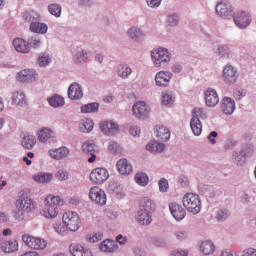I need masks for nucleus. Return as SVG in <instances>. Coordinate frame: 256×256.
I'll list each match as a JSON object with an SVG mask.
<instances>
[{
  "mask_svg": "<svg viewBox=\"0 0 256 256\" xmlns=\"http://www.w3.org/2000/svg\"><path fill=\"white\" fill-rule=\"evenodd\" d=\"M65 205V201L59 196L48 195L44 200L42 215L46 219H56L59 215V207Z\"/></svg>",
  "mask_w": 256,
  "mask_h": 256,
  "instance_id": "1",
  "label": "nucleus"
},
{
  "mask_svg": "<svg viewBox=\"0 0 256 256\" xmlns=\"http://www.w3.org/2000/svg\"><path fill=\"white\" fill-rule=\"evenodd\" d=\"M37 209V205L33 199L22 196L16 200V211H14V218L16 221H23L25 219V213H32Z\"/></svg>",
  "mask_w": 256,
  "mask_h": 256,
  "instance_id": "2",
  "label": "nucleus"
},
{
  "mask_svg": "<svg viewBox=\"0 0 256 256\" xmlns=\"http://www.w3.org/2000/svg\"><path fill=\"white\" fill-rule=\"evenodd\" d=\"M182 203L190 213L197 215L201 212V198L197 194L187 193L184 195Z\"/></svg>",
  "mask_w": 256,
  "mask_h": 256,
  "instance_id": "3",
  "label": "nucleus"
},
{
  "mask_svg": "<svg viewBox=\"0 0 256 256\" xmlns=\"http://www.w3.org/2000/svg\"><path fill=\"white\" fill-rule=\"evenodd\" d=\"M64 227L69 231H79L81 228V218L77 212L67 211L62 216Z\"/></svg>",
  "mask_w": 256,
  "mask_h": 256,
  "instance_id": "4",
  "label": "nucleus"
},
{
  "mask_svg": "<svg viewBox=\"0 0 256 256\" xmlns=\"http://www.w3.org/2000/svg\"><path fill=\"white\" fill-rule=\"evenodd\" d=\"M152 61L155 67H161V65H165V63H169L171 61V54L169 50L165 48H158L151 52Z\"/></svg>",
  "mask_w": 256,
  "mask_h": 256,
  "instance_id": "5",
  "label": "nucleus"
},
{
  "mask_svg": "<svg viewBox=\"0 0 256 256\" xmlns=\"http://www.w3.org/2000/svg\"><path fill=\"white\" fill-rule=\"evenodd\" d=\"M22 241L29 247V249H34L36 251L43 250L47 247V241L43 240V238L33 237L29 234H24L22 236Z\"/></svg>",
  "mask_w": 256,
  "mask_h": 256,
  "instance_id": "6",
  "label": "nucleus"
},
{
  "mask_svg": "<svg viewBox=\"0 0 256 256\" xmlns=\"http://www.w3.org/2000/svg\"><path fill=\"white\" fill-rule=\"evenodd\" d=\"M89 198L96 205H105L107 203V194L99 186H94L90 189Z\"/></svg>",
  "mask_w": 256,
  "mask_h": 256,
  "instance_id": "7",
  "label": "nucleus"
},
{
  "mask_svg": "<svg viewBox=\"0 0 256 256\" xmlns=\"http://www.w3.org/2000/svg\"><path fill=\"white\" fill-rule=\"evenodd\" d=\"M109 179V171L105 168H95L90 173V180L95 185H101Z\"/></svg>",
  "mask_w": 256,
  "mask_h": 256,
  "instance_id": "8",
  "label": "nucleus"
},
{
  "mask_svg": "<svg viewBox=\"0 0 256 256\" xmlns=\"http://www.w3.org/2000/svg\"><path fill=\"white\" fill-rule=\"evenodd\" d=\"M234 23L239 29H245L251 25V15L245 11L236 12L233 16Z\"/></svg>",
  "mask_w": 256,
  "mask_h": 256,
  "instance_id": "9",
  "label": "nucleus"
},
{
  "mask_svg": "<svg viewBox=\"0 0 256 256\" xmlns=\"http://www.w3.org/2000/svg\"><path fill=\"white\" fill-rule=\"evenodd\" d=\"M132 111L137 119H145V117H149V113H151V109L147 103L143 101L136 102L132 107Z\"/></svg>",
  "mask_w": 256,
  "mask_h": 256,
  "instance_id": "10",
  "label": "nucleus"
},
{
  "mask_svg": "<svg viewBox=\"0 0 256 256\" xmlns=\"http://www.w3.org/2000/svg\"><path fill=\"white\" fill-rule=\"evenodd\" d=\"M222 77L226 83H236L239 74L237 73V69H235V67L228 64L223 70Z\"/></svg>",
  "mask_w": 256,
  "mask_h": 256,
  "instance_id": "11",
  "label": "nucleus"
},
{
  "mask_svg": "<svg viewBox=\"0 0 256 256\" xmlns=\"http://www.w3.org/2000/svg\"><path fill=\"white\" fill-rule=\"evenodd\" d=\"M169 210L176 221H183L187 215V212L183 209V206L177 204L176 202H172L169 205Z\"/></svg>",
  "mask_w": 256,
  "mask_h": 256,
  "instance_id": "12",
  "label": "nucleus"
},
{
  "mask_svg": "<svg viewBox=\"0 0 256 256\" xmlns=\"http://www.w3.org/2000/svg\"><path fill=\"white\" fill-rule=\"evenodd\" d=\"M20 83H33L37 80V72L34 70L24 69L18 73L17 77Z\"/></svg>",
  "mask_w": 256,
  "mask_h": 256,
  "instance_id": "13",
  "label": "nucleus"
},
{
  "mask_svg": "<svg viewBox=\"0 0 256 256\" xmlns=\"http://www.w3.org/2000/svg\"><path fill=\"white\" fill-rule=\"evenodd\" d=\"M205 103L207 107H215L219 105V95L213 88H208L205 92Z\"/></svg>",
  "mask_w": 256,
  "mask_h": 256,
  "instance_id": "14",
  "label": "nucleus"
},
{
  "mask_svg": "<svg viewBox=\"0 0 256 256\" xmlns=\"http://www.w3.org/2000/svg\"><path fill=\"white\" fill-rule=\"evenodd\" d=\"M68 97L72 101H79L83 98V89L78 83H72L68 88Z\"/></svg>",
  "mask_w": 256,
  "mask_h": 256,
  "instance_id": "15",
  "label": "nucleus"
},
{
  "mask_svg": "<svg viewBox=\"0 0 256 256\" xmlns=\"http://www.w3.org/2000/svg\"><path fill=\"white\" fill-rule=\"evenodd\" d=\"M100 129L105 135H114L119 132V125L113 121H103L100 123Z\"/></svg>",
  "mask_w": 256,
  "mask_h": 256,
  "instance_id": "16",
  "label": "nucleus"
},
{
  "mask_svg": "<svg viewBox=\"0 0 256 256\" xmlns=\"http://www.w3.org/2000/svg\"><path fill=\"white\" fill-rule=\"evenodd\" d=\"M116 167L121 175H131L133 173V165L125 158L118 160Z\"/></svg>",
  "mask_w": 256,
  "mask_h": 256,
  "instance_id": "17",
  "label": "nucleus"
},
{
  "mask_svg": "<svg viewBox=\"0 0 256 256\" xmlns=\"http://www.w3.org/2000/svg\"><path fill=\"white\" fill-rule=\"evenodd\" d=\"M232 11L231 4H229L227 1L219 2L216 5V13L220 17H231Z\"/></svg>",
  "mask_w": 256,
  "mask_h": 256,
  "instance_id": "18",
  "label": "nucleus"
},
{
  "mask_svg": "<svg viewBox=\"0 0 256 256\" xmlns=\"http://www.w3.org/2000/svg\"><path fill=\"white\" fill-rule=\"evenodd\" d=\"M171 81V74L167 71H160L155 76V83L158 87H167Z\"/></svg>",
  "mask_w": 256,
  "mask_h": 256,
  "instance_id": "19",
  "label": "nucleus"
},
{
  "mask_svg": "<svg viewBox=\"0 0 256 256\" xmlns=\"http://www.w3.org/2000/svg\"><path fill=\"white\" fill-rule=\"evenodd\" d=\"M220 107L225 115H233L235 111V100L225 97L222 99Z\"/></svg>",
  "mask_w": 256,
  "mask_h": 256,
  "instance_id": "20",
  "label": "nucleus"
},
{
  "mask_svg": "<svg viewBox=\"0 0 256 256\" xmlns=\"http://www.w3.org/2000/svg\"><path fill=\"white\" fill-rule=\"evenodd\" d=\"M82 150L86 155H91L90 158H88V163H95V160L97 159V156L95 155V143L90 141L84 142Z\"/></svg>",
  "mask_w": 256,
  "mask_h": 256,
  "instance_id": "21",
  "label": "nucleus"
},
{
  "mask_svg": "<svg viewBox=\"0 0 256 256\" xmlns=\"http://www.w3.org/2000/svg\"><path fill=\"white\" fill-rule=\"evenodd\" d=\"M69 251L73 256H93L91 250L85 249L80 244H71L69 247Z\"/></svg>",
  "mask_w": 256,
  "mask_h": 256,
  "instance_id": "22",
  "label": "nucleus"
},
{
  "mask_svg": "<svg viewBox=\"0 0 256 256\" xmlns=\"http://www.w3.org/2000/svg\"><path fill=\"white\" fill-rule=\"evenodd\" d=\"M0 247L4 253H15V251H19V242L17 240H6L1 243Z\"/></svg>",
  "mask_w": 256,
  "mask_h": 256,
  "instance_id": "23",
  "label": "nucleus"
},
{
  "mask_svg": "<svg viewBox=\"0 0 256 256\" xmlns=\"http://www.w3.org/2000/svg\"><path fill=\"white\" fill-rule=\"evenodd\" d=\"M99 249L103 253H113L119 249V246L116 241L107 239L100 244Z\"/></svg>",
  "mask_w": 256,
  "mask_h": 256,
  "instance_id": "24",
  "label": "nucleus"
},
{
  "mask_svg": "<svg viewBox=\"0 0 256 256\" xmlns=\"http://www.w3.org/2000/svg\"><path fill=\"white\" fill-rule=\"evenodd\" d=\"M13 46L18 53H29L31 46L22 38H16L13 40Z\"/></svg>",
  "mask_w": 256,
  "mask_h": 256,
  "instance_id": "25",
  "label": "nucleus"
},
{
  "mask_svg": "<svg viewBox=\"0 0 256 256\" xmlns=\"http://www.w3.org/2000/svg\"><path fill=\"white\" fill-rule=\"evenodd\" d=\"M49 155L50 157H52V159H56L59 161L61 159H65V157L69 155V149H67V147L52 149L49 151Z\"/></svg>",
  "mask_w": 256,
  "mask_h": 256,
  "instance_id": "26",
  "label": "nucleus"
},
{
  "mask_svg": "<svg viewBox=\"0 0 256 256\" xmlns=\"http://www.w3.org/2000/svg\"><path fill=\"white\" fill-rule=\"evenodd\" d=\"M156 137H157L158 141H162V142L166 143V141L171 139V131L169 130V128H167L165 126H159L156 129Z\"/></svg>",
  "mask_w": 256,
  "mask_h": 256,
  "instance_id": "27",
  "label": "nucleus"
},
{
  "mask_svg": "<svg viewBox=\"0 0 256 256\" xmlns=\"http://www.w3.org/2000/svg\"><path fill=\"white\" fill-rule=\"evenodd\" d=\"M140 210L146 213H152L155 211V202L149 197H144L140 201Z\"/></svg>",
  "mask_w": 256,
  "mask_h": 256,
  "instance_id": "28",
  "label": "nucleus"
},
{
  "mask_svg": "<svg viewBox=\"0 0 256 256\" xmlns=\"http://www.w3.org/2000/svg\"><path fill=\"white\" fill-rule=\"evenodd\" d=\"M152 221L151 212H145V210L138 211L137 222L139 225H151Z\"/></svg>",
  "mask_w": 256,
  "mask_h": 256,
  "instance_id": "29",
  "label": "nucleus"
},
{
  "mask_svg": "<svg viewBox=\"0 0 256 256\" xmlns=\"http://www.w3.org/2000/svg\"><path fill=\"white\" fill-rule=\"evenodd\" d=\"M33 180L36 183H51V181H53V174L46 172H38L33 175Z\"/></svg>",
  "mask_w": 256,
  "mask_h": 256,
  "instance_id": "30",
  "label": "nucleus"
},
{
  "mask_svg": "<svg viewBox=\"0 0 256 256\" xmlns=\"http://www.w3.org/2000/svg\"><path fill=\"white\" fill-rule=\"evenodd\" d=\"M146 149L150 153H163L165 151V144L152 140L146 145Z\"/></svg>",
  "mask_w": 256,
  "mask_h": 256,
  "instance_id": "31",
  "label": "nucleus"
},
{
  "mask_svg": "<svg viewBox=\"0 0 256 256\" xmlns=\"http://www.w3.org/2000/svg\"><path fill=\"white\" fill-rule=\"evenodd\" d=\"M49 27L45 23L41 22H32L30 24V31L32 33H39L40 35H45L47 33Z\"/></svg>",
  "mask_w": 256,
  "mask_h": 256,
  "instance_id": "32",
  "label": "nucleus"
},
{
  "mask_svg": "<svg viewBox=\"0 0 256 256\" xmlns=\"http://www.w3.org/2000/svg\"><path fill=\"white\" fill-rule=\"evenodd\" d=\"M54 135L55 133L53 132V130H51V128H43L38 131V139L42 143H47L49 139H53Z\"/></svg>",
  "mask_w": 256,
  "mask_h": 256,
  "instance_id": "33",
  "label": "nucleus"
},
{
  "mask_svg": "<svg viewBox=\"0 0 256 256\" xmlns=\"http://www.w3.org/2000/svg\"><path fill=\"white\" fill-rule=\"evenodd\" d=\"M93 127H95V123H93V120L89 118H84L79 123L81 133H91V131H93Z\"/></svg>",
  "mask_w": 256,
  "mask_h": 256,
  "instance_id": "34",
  "label": "nucleus"
},
{
  "mask_svg": "<svg viewBox=\"0 0 256 256\" xmlns=\"http://www.w3.org/2000/svg\"><path fill=\"white\" fill-rule=\"evenodd\" d=\"M190 127H191V130L194 133V135H196L197 137L199 135H201V133L203 131V125L201 124L200 119L192 118L190 120Z\"/></svg>",
  "mask_w": 256,
  "mask_h": 256,
  "instance_id": "35",
  "label": "nucleus"
},
{
  "mask_svg": "<svg viewBox=\"0 0 256 256\" xmlns=\"http://www.w3.org/2000/svg\"><path fill=\"white\" fill-rule=\"evenodd\" d=\"M36 144L37 139L33 135H26L22 139V147H24V149H33V147H35Z\"/></svg>",
  "mask_w": 256,
  "mask_h": 256,
  "instance_id": "36",
  "label": "nucleus"
},
{
  "mask_svg": "<svg viewBox=\"0 0 256 256\" xmlns=\"http://www.w3.org/2000/svg\"><path fill=\"white\" fill-rule=\"evenodd\" d=\"M48 103L49 105H51V107H54V109H57L58 107H63V105H65V98L56 94L48 98Z\"/></svg>",
  "mask_w": 256,
  "mask_h": 256,
  "instance_id": "37",
  "label": "nucleus"
},
{
  "mask_svg": "<svg viewBox=\"0 0 256 256\" xmlns=\"http://www.w3.org/2000/svg\"><path fill=\"white\" fill-rule=\"evenodd\" d=\"M200 249L204 255H211V253L215 252V245L213 242L206 240L202 242Z\"/></svg>",
  "mask_w": 256,
  "mask_h": 256,
  "instance_id": "38",
  "label": "nucleus"
},
{
  "mask_svg": "<svg viewBox=\"0 0 256 256\" xmlns=\"http://www.w3.org/2000/svg\"><path fill=\"white\" fill-rule=\"evenodd\" d=\"M131 73H133V70L131 69V67H128L127 64H121L118 67V75L122 79H127V77L131 75Z\"/></svg>",
  "mask_w": 256,
  "mask_h": 256,
  "instance_id": "39",
  "label": "nucleus"
},
{
  "mask_svg": "<svg viewBox=\"0 0 256 256\" xmlns=\"http://www.w3.org/2000/svg\"><path fill=\"white\" fill-rule=\"evenodd\" d=\"M135 181L141 187H145L149 184V176L143 172L137 173L135 175Z\"/></svg>",
  "mask_w": 256,
  "mask_h": 256,
  "instance_id": "40",
  "label": "nucleus"
},
{
  "mask_svg": "<svg viewBox=\"0 0 256 256\" xmlns=\"http://www.w3.org/2000/svg\"><path fill=\"white\" fill-rule=\"evenodd\" d=\"M192 119H207V110L205 108H194L192 111Z\"/></svg>",
  "mask_w": 256,
  "mask_h": 256,
  "instance_id": "41",
  "label": "nucleus"
},
{
  "mask_svg": "<svg viewBox=\"0 0 256 256\" xmlns=\"http://www.w3.org/2000/svg\"><path fill=\"white\" fill-rule=\"evenodd\" d=\"M99 111V103H90L81 107V113H97Z\"/></svg>",
  "mask_w": 256,
  "mask_h": 256,
  "instance_id": "42",
  "label": "nucleus"
},
{
  "mask_svg": "<svg viewBox=\"0 0 256 256\" xmlns=\"http://www.w3.org/2000/svg\"><path fill=\"white\" fill-rule=\"evenodd\" d=\"M24 101H25V93L14 92L13 97H12V103L14 105H23Z\"/></svg>",
  "mask_w": 256,
  "mask_h": 256,
  "instance_id": "43",
  "label": "nucleus"
},
{
  "mask_svg": "<svg viewBox=\"0 0 256 256\" xmlns=\"http://www.w3.org/2000/svg\"><path fill=\"white\" fill-rule=\"evenodd\" d=\"M101 239H103V234L101 233H90L86 235V241L88 243H98Z\"/></svg>",
  "mask_w": 256,
  "mask_h": 256,
  "instance_id": "44",
  "label": "nucleus"
},
{
  "mask_svg": "<svg viewBox=\"0 0 256 256\" xmlns=\"http://www.w3.org/2000/svg\"><path fill=\"white\" fill-rule=\"evenodd\" d=\"M48 11L51 15H54V17H61V6H59V4H50Z\"/></svg>",
  "mask_w": 256,
  "mask_h": 256,
  "instance_id": "45",
  "label": "nucleus"
},
{
  "mask_svg": "<svg viewBox=\"0 0 256 256\" xmlns=\"http://www.w3.org/2000/svg\"><path fill=\"white\" fill-rule=\"evenodd\" d=\"M175 98L169 92H164L162 94V105H173Z\"/></svg>",
  "mask_w": 256,
  "mask_h": 256,
  "instance_id": "46",
  "label": "nucleus"
},
{
  "mask_svg": "<svg viewBox=\"0 0 256 256\" xmlns=\"http://www.w3.org/2000/svg\"><path fill=\"white\" fill-rule=\"evenodd\" d=\"M108 151H110V153L113 155H117V153L121 151V146L115 141H110L108 145Z\"/></svg>",
  "mask_w": 256,
  "mask_h": 256,
  "instance_id": "47",
  "label": "nucleus"
},
{
  "mask_svg": "<svg viewBox=\"0 0 256 256\" xmlns=\"http://www.w3.org/2000/svg\"><path fill=\"white\" fill-rule=\"evenodd\" d=\"M55 177L58 179V181H67L69 179V172L66 170L60 169L55 174Z\"/></svg>",
  "mask_w": 256,
  "mask_h": 256,
  "instance_id": "48",
  "label": "nucleus"
},
{
  "mask_svg": "<svg viewBox=\"0 0 256 256\" xmlns=\"http://www.w3.org/2000/svg\"><path fill=\"white\" fill-rule=\"evenodd\" d=\"M158 185L161 193H167V191L169 190V182L165 178H162L159 181Z\"/></svg>",
  "mask_w": 256,
  "mask_h": 256,
  "instance_id": "49",
  "label": "nucleus"
},
{
  "mask_svg": "<svg viewBox=\"0 0 256 256\" xmlns=\"http://www.w3.org/2000/svg\"><path fill=\"white\" fill-rule=\"evenodd\" d=\"M128 35L131 37V39H139L143 33H141V30H138L137 28H130Z\"/></svg>",
  "mask_w": 256,
  "mask_h": 256,
  "instance_id": "50",
  "label": "nucleus"
},
{
  "mask_svg": "<svg viewBox=\"0 0 256 256\" xmlns=\"http://www.w3.org/2000/svg\"><path fill=\"white\" fill-rule=\"evenodd\" d=\"M53 227H54V230L58 233V235L67 234V230L65 229V226H63L61 223H55Z\"/></svg>",
  "mask_w": 256,
  "mask_h": 256,
  "instance_id": "51",
  "label": "nucleus"
},
{
  "mask_svg": "<svg viewBox=\"0 0 256 256\" xmlns=\"http://www.w3.org/2000/svg\"><path fill=\"white\" fill-rule=\"evenodd\" d=\"M218 55L220 57H229V48L227 46L218 47Z\"/></svg>",
  "mask_w": 256,
  "mask_h": 256,
  "instance_id": "52",
  "label": "nucleus"
},
{
  "mask_svg": "<svg viewBox=\"0 0 256 256\" xmlns=\"http://www.w3.org/2000/svg\"><path fill=\"white\" fill-rule=\"evenodd\" d=\"M38 63L40 67H46L48 63H51V58H49V56H40L38 58Z\"/></svg>",
  "mask_w": 256,
  "mask_h": 256,
  "instance_id": "53",
  "label": "nucleus"
},
{
  "mask_svg": "<svg viewBox=\"0 0 256 256\" xmlns=\"http://www.w3.org/2000/svg\"><path fill=\"white\" fill-rule=\"evenodd\" d=\"M86 60H87V52L82 51L76 54V63H83V61H86Z\"/></svg>",
  "mask_w": 256,
  "mask_h": 256,
  "instance_id": "54",
  "label": "nucleus"
},
{
  "mask_svg": "<svg viewBox=\"0 0 256 256\" xmlns=\"http://www.w3.org/2000/svg\"><path fill=\"white\" fill-rule=\"evenodd\" d=\"M228 215L227 210H219L216 219H218V221H223V219H227Z\"/></svg>",
  "mask_w": 256,
  "mask_h": 256,
  "instance_id": "55",
  "label": "nucleus"
},
{
  "mask_svg": "<svg viewBox=\"0 0 256 256\" xmlns=\"http://www.w3.org/2000/svg\"><path fill=\"white\" fill-rule=\"evenodd\" d=\"M148 7H152L153 9L159 7L161 5V0H146Z\"/></svg>",
  "mask_w": 256,
  "mask_h": 256,
  "instance_id": "56",
  "label": "nucleus"
},
{
  "mask_svg": "<svg viewBox=\"0 0 256 256\" xmlns=\"http://www.w3.org/2000/svg\"><path fill=\"white\" fill-rule=\"evenodd\" d=\"M221 256H239V254H237V252L231 250V249H226L222 251Z\"/></svg>",
  "mask_w": 256,
  "mask_h": 256,
  "instance_id": "57",
  "label": "nucleus"
},
{
  "mask_svg": "<svg viewBox=\"0 0 256 256\" xmlns=\"http://www.w3.org/2000/svg\"><path fill=\"white\" fill-rule=\"evenodd\" d=\"M179 21V19L177 18V16L172 15L168 17V23L171 27H173L174 25L177 24V22Z\"/></svg>",
  "mask_w": 256,
  "mask_h": 256,
  "instance_id": "58",
  "label": "nucleus"
},
{
  "mask_svg": "<svg viewBox=\"0 0 256 256\" xmlns=\"http://www.w3.org/2000/svg\"><path fill=\"white\" fill-rule=\"evenodd\" d=\"M218 133L217 131H212L209 136L208 139L210 141V143H212V145H215L217 142L215 141V138L217 137Z\"/></svg>",
  "mask_w": 256,
  "mask_h": 256,
  "instance_id": "59",
  "label": "nucleus"
},
{
  "mask_svg": "<svg viewBox=\"0 0 256 256\" xmlns=\"http://www.w3.org/2000/svg\"><path fill=\"white\" fill-rule=\"evenodd\" d=\"M30 45H32V47L34 49H37L38 47L41 46V40L37 39V38H32L30 41Z\"/></svg>",
  "mask_w": 256,
  "mask_h": 256,
  "instance_id": "60",
  "label": "nucleus"
},
{
  "mask_svg": "<svg viewBox=\"0 0 256 256\" xmlns=\"http://www.w3.org/2000/svg\"><path fill=\"white\" fill-rule=\"evenodd\" d=\"M243 256H256V249L247 248L246 250H244Z\"/></svg>",
  "mask_w": 256,
  "mask_h": 256,
  "instance_id": "61",
  "label": "nucleus"
},
{
  "mask_svg": "<svg viewBox=\"0 0 256 256\" xmlns=\"http://www.w3.org/2000/svg\"><path fill=\"white\" fill-rule=\"evenodd\" d=\"M176 238L178 239V241H184V239H187V234L183 231H177Z\"/></svg>",
  "mask_w": 256,
  "mask_h": 256,
  "instance_id": "62",
  "label": "nucleus"
},
{
  "mask_svg": "<svg viewBox=\"0 0 256 256\" xmlns=\"http://www.w3.org/2000/svg\"><path fill=\"white\" fill-rule=\"evenodd\" d=\"M141 134V129L139 127H132L130 128V135L133 137H137V135Z\"/></svg>",
  "mask_w": 256,
  "mask_h": 256,
  "instance_id": "63",
  "label": "nucleus"
},
{
  "mask_svg": "<svg viewBox=\"0 0 256 256\" xmlns=\"http://www.w3.org/2000/svg\"><path fill=\"white\" fill-rule=\"evenodd\" d=\"M172 256H187V252H185V251H183V250H181V251L176 250V251H174V252L172 253Z\"/></svg>",
  "mask_w": 256,
  "mask_h": 256,
  "instance_id": "64",
  "label": "nucleus"
}]
</instances>
